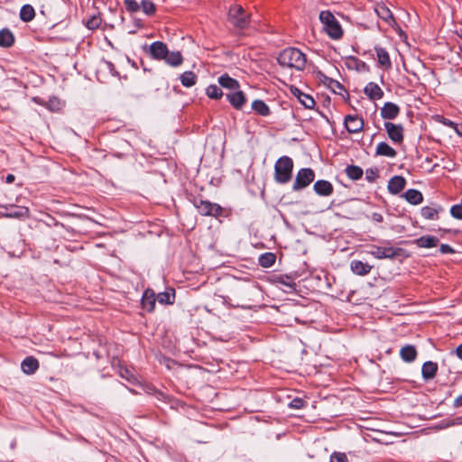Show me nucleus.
Listing matches in <instances>:
<instances>
[{
  "label": "nucleus",
  "instance_id": "1",
  "mask_svg": "<svg viewBox=\"0 0 462 462\" xmlns=\"http://www.w3.org/2000/svg\"><path fill=\"white\" fill-rule=\"evenodd\" d=\"M277 61L283 68L303 70L306 66V56L296 48H286L280 52Z\"/></svg>",
  "mask_w": 462,
  "mask_h": 462
},
{
  "label": "nucleus",
  "instance_id": "2",
  "mask_svg": "<svg viewBox=\"0 0 462 462\" xmlns=\"http://www.w3.org/2000/svg\"><path fill=\"white\" fill-rule=\"evenodd\" d=\"M319 20L323 24L324 32L333 40H339L343 36V29L339 22L330 11H321Z\"/></svg>",
  "mask_w": 462,
  "mask_h": 462
},
{
  "label": "nucleus",
  "instance_id": "3",
  "mask_svg": "<svg viewBox=\"0 0 462 462\" xmlns=\"http://www.w3.org/2000/svg\"><path fill=\"white\" fill-rule=\"evenodd\" d=\"M293 161L289 156L280 157L274 165V180L277 183L285 184L291 179Z\"/></svg>",
  "mask_w": 462,
  "mask_h": 462
},
{
  "label": "nucleus",
  "instance_id": "4",
  "mask_svg": "<svg viewBox=\"0 0 462 462\" xmlns=\"http://www.w3.org/2000/svg\"><path fill=\"white\" fill-rule=\"evenodd\" d=\"M228 18L231 23L238 29L248 27L250 23V16L245 14V9L241 5L230 6Z\"/></svg>",
  "mask_w": 462,
  "mask_h": 462
},
{
  "label": "nucleus",
  "instance_id": "5",
  "mask_svg": "<svg viewBox=\"0 0 462 462\" xmlns=\"http://www.w3.org/2000/svg\"><path fill=\"white\" fill-rule=\"evenodd\" d=\"M193 205L202 216L217 217L222 215L223 208L216 203L202 199H194Z\"/></svg>",
  "mask_w": 462,
  "mask_h": 462
},
{
  "label": "nucleus",
  "instance_id": "6",
  "mask_svg": "<svg viewBox=\"0 0 462 462\" xmlns=\"http://www.w3.org/2000/svg\"><path fill=\"white\" fill-rule=\"evenodd\" d=\"M402 251L403 250L399 247L371 245L368 253L377 259H393L400 256Z\"/></svg>",
  "mask_w": 462,
  "mask_h": 462
},
{
  "label": "nucleus",
  "instance_id": "7",
  "mask_svg": "<svg viewBox=\"0 0 462 462\" xmlns=\"http://www.w3.org/2000/svg\"><path fill=\"white\" fill-rule=\"evenodd\" d=\"M315 179V172L310 168L300 169L296 175L292 189L300 190L308 187Z\"/></svg>",
  "mask_w": 462,
  "mask_h": 462
},
{
  "label": "nucleus",
  "instance_id": "8",
  "mask_svg": "<svg viewBox=\"0 0 462 462\" xmlns=\"http://www.w3.org/2000/svg\"><path fill=\"white\" fill-rule=\"evenodd\" d=\"M384 128L387 132L388 137L396 143H401L403 141V127L402 125H395L391 122L384 123Z\"/></svg>",
  "mask_w": 462,
  "mask_h": 462
},
{
  "label": "nucleus",
  "instance_id": "9",
  "mask_svg": "<svg viewBox=\"0 0 462 462\" xmlns=\"http://www.w3.org/2000/svg\"><path fill=\"white\" fill-rule=\"evenodd\" d=\"M291 93L299 100V102L306 108H313L315 106V100L308 94L303 93L297 87H291Z\"/></svg>",
  "mask_w": 462,
  "mask_h": 462
},
{
  "label": "nucleus",
  "instance_id": "10",
  "mask_svg": "<svg viewBox=\"0 0 462 462\" xmlns=\"http://www.w3.org/2000/svg\"><path fill=\"white\" fill-rule=\"evenodd\" d=\"M168 51L167 45L162 42L157 41L150 45L149 52L155 60H164L167 57Z\"/></svg>",
  "mask_w": 462,
  "mask_h": 462
},
{
  "label": "nucleus",
  "instance_id": "11",
  "mask_svg": "<svg viewBox=\"0 0 462 462\" xmlns=\"http://www.w3.org/2000/svg\"><path fill=\"white\" fill-rule=\"evenodd\" d=\"M345 125L349 133H358L364 127V121L357 116L348 115L345 117Z\"/></svg>",
  "mask_w": 462,
  "mask_h": 462
},
{
  "label": "nucleus",
  "instance_id": "12",
  "mask_svg": "<svg viewBox=\"0 0 462 462\" xmlns=\"http://www.w3.org/2000/svg\"><path fill=\"white\" fill-rule=\"evenodd\" d=\"M156 297H155V292L151 290V289H147L143 294V297H142V300H141V303H142V306H143V309L149 311V312H152L153 311L154 308H155V302H156Z\"/></svg>",
  "mask_w": 462,
  "mask_h": 462
},
{
  "label": "nucleus",
  "instance_id": "13",
  "mask_svg": "<svg viewBox=\"0 0 462 462\" xmlns=\"http://www.w3.org/2000/svg\"><path fill=\"white\" fill-rule=\"evenodd\" d=\"M406 185V180L402 176H393L388 182V190L390 193L396 195L400 193Z\"/></svg>",
  "mask_w": 462,
  "mask_h": 462
},
{
  "label": "nucleus",
  "instance_id": "14",
  "mask_svg": "<svg viewBox=\"0 0 462 462\" xmlns=\"http://www.w3.org/2000/svg\"><path fill=\"white\" fill-rule=\"evenodd\" d=\"M400 113V107L392 102H386L383 106L381 108V116L383 119H394L398 116Z\"/></svg>",
  "mask_w": 462,
  "mask_h": 462
},
{
  "label": "nucleus",
  "instance_id": "15",
  "mask_svg": "<svg viewBox=\"0 0 462 462\" xmlns=\"http://www.w3.org/2000/svg\"><path fill=\"white\" fill-rule=\"evenodd\" d=\"M314 191L319 196H329L333 193V185L325 180H319L313 185Z\"/></svg>",
  "mask_w": 462,
  "mask_h": 462
},
{
  "label": "nucleus",
  "instance_id": "16",
  "mask_svg": "<svg viewBox=\"0 0 462 462\" xmlns=\"http://www.w3.org/2000/svg\"><path fill=\"white\" fill-rule=\"evenodd\" d=\"M364 92L371 100H379L383 97V89L374 82L368 83L365 87Z\"/></svg>",
  "mask_w": 462,
  "mask_h": 462
},
{
  "label": "nucleus",
  "instance_id": "17",
  "mask_svg": "<svg viewBox=\"0 0 462 462\" xmlns=\"http://www.w3.org/2000/svg\"><path fill=\"white\" fill-rule=\"evenodd\" d=\"M226 98L236 109H241L246 101L245 94L241 90L226 94Z\"/></svg>",
  "mask_w": 462,
  "mask_h": 462
},
{
  "label": "nucleus",
  "instance_id": "18",
  "mask_svg": "<svg viewBox=\"0 0 462 462\" xmlns=\"http://www.w3.org/2000/svg\"><path fill=\"white\" fill-rule=\"evenodd\" d=\"M345 64L349 69H355L356 71L368 70V66L366 63L354 56L346 58Z\"/></svg>",
  "mask_w": 462,
  "mask_h": 462
},
{
  "label": "nucleus",
  "instance_id": "19",
  "mask_svg": "<svg viewBox=\"0 0 462 462\" xmlns=\"http://www.w3.org/2000/svg\"><path fill=\"white\" fill-rule=\"evenodd\" d=\"M375 155L394 158L397 155V152L387 143L381 142L376 146Z\"/></svg>",
  "mask_w": 462,
  "mask_h": 462
},
{
  "label": "nucleus",
  "instance_id": "20",
  "mask_svg": "<svg viewBox=\"0 0 462 462\" xmlns=\"http://www.w3.org/2000/svg\"><path fill=\"white\" fill-rule=\"evenodd\" d=\"M438 365L434 362H425L421 368V374L424 380H431L436 376Z\"/></svg>",
  "mask_w": 462,
  "mask_h": 462
},
{
  "label": "nucleus",
  "instance_id": "21",
  "mask_svg": "<svg viewBox=\"0 0 462 462\" xmlns=\"http://www.w3.org/2000/svg\"><path fill=\"white\" fill-rule=\"evenodd\" d=\"M352 272L357 275H365L371 272L372 266L359 260H354L350 263Z\"/></svg>",
  "mask_w": 462,
  "mask_h": 462
},
{
  "label": "nucleus",
  "instance_id": "22",
  "mask_svg": "<svg viewBox=\"0 0 462 462\" xmlns=\"http://www.w3.org/2000/svg\"><path fill=\"white\" fill-rule=\"evenodd\" d=\"M21 367L23 373L32 374L39 368V362L33 356H28L22 362Z\"/></svg>",
  "mask_w": 462,
  "mask_h": 462
},
{
  "label": "nucleus",
  "instance_id": "23",
  "mask_svg": "<svg viewBox=\"0 0 462 462\" xmlns=\"http://www.w3.org/2000/svg\"><path fill=\"white\" fill-rule=\"evenodd\" d=\"M414 243L420 248H431L439 244V238L433 236H423L416 239Z\"/></svg>",
  "mask_w": 462,
  "mask_h": 462
},
{
  "label": "nucleus",
  "instance_id": "24",
  "mask_svg": "<svg viewBox=\"0 0 462 462\" xmlns=\"http://www.w3.org/2000/svg\"><path fill=\"white\" fill-rule=\"evenodd\" d=\"M374 51L376 52L378 63L386 69L391 68L392 62L388 51L378 46L374 48Z\"/></svg>",
  "mask_w": 462,
  "mask_h": 462
},
{
  "label": "nucleus",
  "instance_id": "25",
  "mask_svg": "<svg viewBox=\"0 0 462 462\" xmlns=\"http://www.w3.org/2000/svg\"><path fill=\"white\" fill-rule=\"evenodd\" d=\"M400 356L405 362H412L416 359L417 350L412 345H406L400 350Z\"/></svg>",
  "mask_w": 462,
  "mask_h": 462
},
{
  "label": "nucleus",
  "instance_id": "26",
  "mask_svg": "<svg viewBox=\"0 0 462 462\" xmlns=\"http://www.w3.org/2000/svg\"><path fill=\"white\" fill-rule=\"evenodd\" d=\"M375 13L382 20L386 22L388 24H392L393 23H394L392 11L384 5H378L375 7Z\"/></svg>",
  "mask_w": 462,
  "mask_h": 462
},
{
  "label": "nucleus",
  "instance_id": "27",
  "mask_svg": "<svg viewBox=\"0 0 462 462\" xmlns=\"http://www.w3.org/2000/svg\"><path fill=\"white\" fill-rule=\"evenodd\" d=\"M403 197L410 204H412V205H418V204L421 203L423 200V196H422L421 192L417 189H408L403 194Z\"/></svg>",
  "mask_w": 462,
  "mask_h": 462
},
{
  "label": "nucleus",
  "instance_id": "28",
  "mask_svg": "<svg viewBox=\"0 0 462 462\" xmlns=\"http://www.w3.org/2000/svg\"><path fill=\"white\" fill-rule=\"evenodd\" d=\"M218 83H219L220 87L227 88V89L236 90V89L239 88L238 81L231 77H229L227 74H224L221 77H219Z\"/></svg>",
  "mask_w": 462,
  "mask_h": 462
},
{
  "label": "nucleus",
  "instance_id": "29",
  "mask_svg": "<svg viewBox=\"0 0 462 462\" xmlns=\"http://www.w3.org/2000/svg\"><path fill=\"white\" fill-rule=\"evenodd\" d=\"M14 42V36L9 29L0 31V46L4 48L11 47Z\"/></svg>",
  "mask_w": 462,
  "mask_h": 462
},
{
  "label": "nucleus",
  "instance_id": "30",
  "mask_svg": "<svg viewBox=\"0 0 462 462\" xmlns=\"http://www.w3.org/2000/svg\"><path fill=\"white\" fill-rule=\"evenodd\" d=\"M9 217L26 218L29 217V209L24 207L12 206L6 214Z\"/></svg>",
  "mask_w": 462,
  "mask_h": 462
},
{
  "label": "nucleus",
  "instance_id": "31",
  "mask_svg": "<svg viewBox=\"0 0 462 462\" xmlns=\"http://www.w3.org/2000/svg\"><path fill=\"white\" fill-rule=\"evenodd\" d=\"M35 17L34 8L31 5H24L20 10V19L23 22L28 23Z\"/></svg>",
  "mask_w": 462,
  "mask_h": 462
},
{
  "label": "nucleus",
  "instance_id": "32",
  "mask_svg": "<svg viewBox=\"0 0 462 462\" xmlns=\"http://www.w3.org/2000/svg\"><path fill=\"white\" fill-rule=\"evenodd\" d=\"M180 79L184 87L190 88L196 84L198 77L192 71H185L180 75Z\"/></svg>",
  "mask_w": 462,
  "mask_h": 462
},
{
  "label": "nucleus",
  "instance_id": "33",
  "mask_svg": "<svg viewBox=\"0 0 462 462\" xmlns=\"http://www.w3.org/2000/svg\"><path fill=\"white\" fill-rule=\"evenodd\" d=\"M164 60L167 64L172 67H178L183 62V58L180 51H168L167 57Z\"/></svg>",
  "mask_w": 462,
  "mask_h": 462
},
{
  "label": "nucleus",
  "instance_id": "34",
  "mask_svg": "<svg viewBox=\"0 0 462 462\" xmlns=\"http://www.w3.org/2000/svg\"><path fill=\"white\" fill-rule=\"evenodd\" d=\"M174 299H175V292H174V290H172V289H171L170 291L160 292L156 297V300L161 304H173Z\"/></svg>",
  "mask_w": 462,
  "mask_h": 462
},
{
  "label": "nucleus",
  "instance_id": "35",
  "mask_svg": "<svg viewBox=\"0 0 462 462\" xmlns=\"http://www.w3.org/2000/svg\"><path fill=\"white\" fill-rule=\"evenodd\" d=\"M276 260V255L273 253H264L259 257V264L263 268L272 267Z\"/></svg>",
  "mask_w": 462,
  "mask_h": 462
},
{
  "label": "nucleus",
  "instance_id": "36",
  "mask_svg": "<svg viewBox=\"0 0 462 462\" xmlns=\"http://www.w3.org/2000/svg\"><path fill=\"white\" fill-rule=\"evenodd\" d=\"M252 108L260 116H266L270 114L268 106L260 99L254 100L252 104Z\"/></svg>",
  "mask_w": 462,
  "mask_h": 462
},
{
  "label": "nucleus",
  "instance_id": "37",
  "mask_svg": "<svg viewBox=\"0 0 462 462\" xmlns=\"http://www.w3.org/2000/svg\"><path fill=\"white\" fill-rule=\"evenodd\" d=\"M346 173L349 179L356 180L362 178L364 172L359 166L350 165L346 167Z\"/></svg>",
  "mask_w": 462,
  "mask_h": 462
},
{
  "label": "nucleus",
  "instance_id": "38",
  "mask_svg": "<svg viewBox=\"0 0 462 462\" xmlns=\"http://www.w3.org/2000/svg\"><path fill=\"white\" fill-rule=\"evenodd\" d=\"M206 94L213 99H219L223 96L220 87L217 85H209L206 89Z\"/></svg>",
  "mask_w": 462,
  "mask_h": 462
},
{
  "label": "nucleus",
  "instance_id": "39",
  "mask_svg": "<svg viewBox=\"0 0 462 462\" xmlns=\"http://www.w3.org/2000/svg\"><path fill=\"white\" fill-rule=\"evenodd\" d=\"M421 216L426 219H436L438 218L439 210L431 207H423L420 210Z\"/></svg>",
  "mask_w": 462,
  "mask_h": 462
},
{
  "label": "nucleus",
  "instance_id": "40",
  "mask_svg": "<svg viewBox=\"0 0 462 462\" xmlns=\"http://www.w3.org/2000/svg\"><path fill=\"white\" fill-rule=\"evenodd\" d=\"M328 87L335 93L340 96H343L346 91L344 86L339 83L337 80L329 79V83H328Z\"/></svg>",
  "mask_w": 462,
  "mask_h": 462
},
{
  "label": "nucleus",
  "instance_id": "41",
  "mask_svg": "<svg viewBox=\"0 0 462 462\" xmlns=\"http://www.w3.org/2000/svg\"><path fill=\"white\" fill-rule=\"evenodd\" d=\"M101 23H102V18L99 15L94 14L87 20V22L85 23V25L89 30H96L101 25Z\"/></svg>",
  "mask_w": 462,
  "mask_h": 462
},
{
  "label": "nucleus",
  "instance_id": "42",
  "mask_svg": "<svg viewBox=\"0 0 462 462\" xmlns=\"http://www.w3.org/2000/svg\"><path fill=\"white\" fill-rule=\"evenodd\" d=\"M141 7L147 15H152L156 11L155 5L149 0H143L141 2Z\"/></svg>",
  "mask_w": 462,
  "mask_h": 462
},
{
  "label": "nucleus",
  "instance_id": "43",
  "mask_svg": "<svg viewBox=\"0 0 462 462\" xmlns=\"http://www.w3.org/2000/svg\"><path fill=\"white\" fill-rule=\"evenodd\" d=\"M125 6L128 12H137L141 8V4H139L135 0H125L124 1Z\"/></svg>",
  "mask_w": 462,
  "mask_h": 462
},
{
  "label": "nucleus",
  "instance_id": "44",
  "mask_svg": "<svg viewBox=\"0 0 462 462\" xmlns=\"http://www.w3.org/2000/svg\"><path fill=\"white\" fill-rule=\"evenodd\" d=\"M330 462H349L346 455L343 452H333L330 455Z\"/></svg>",
  "mask_w": 462,
  "mask_h": 462
},
{
  "label": "nucleus",
  "instance_id": "45",
  "mask_svg": "<svg viewBox=\"0 0 462 462\" xmlns=\"http://www.w3.org/2000/svg\"><path fill=\"white\" fill-rule=\"evenodd\" d=\"M450 214L457 219H462V203L452 206L450 208Z\"/></svg>",
  "mask_w": 462,
  "mask_h": 462
},
{
  "label": "nucleus",
  "instance_id": "46",
  "mask_svg": "<svg viewBox=\"0 0 462 462\" xmlns=\"http://www.w3.org/2000/svg\"><path fill=\"white\" fill-rule=\"evenodd\" d=\"M278 282L290 289H294L295 287V283L290 276H281Z\"/></svg>",
  "mask_w": 462,
  "mask_h": 462
},
{
  "label": "nucleus",
  "instance_id": "47",
  "mask_svg": "<svg viewBox=\"0 0 462 462\" xmlns=\"http://www.w3.org/2000/svg\"><path fill=\"white\" fill-rule=\"evenodd\" d=\"M305 403L306 402L303 399L296 397L289 403V407L292 409H301L304 407Z\"/></svg>",
  "mask_w": 462,
  "mask_h": 462
},
{
  "label": "nucleus",
  "instance_id": "48",
  "mask_svg": "<svg viewBox=\"0 0 462 462\" xmlns=\"http://www.w3.org/2000/svg\"><path fill=\"white\" fill-rule=\"evenodd\" d=\"M378 177V171L376 169H367L365 171V179L368 182H374Z\"/></svg>",
  "mask_w": 462,
  "mask_h": 462
},
{
  "label": "nucleus",
  "instance_id": "49",
  "mask_svg": "<svg viewBox=\"0 0 462 462\" xmlns=\"http://www.w3.org/2000/svg\"><path fill=\"white\" fill-rule=\"evenodd\" d=\"M439 251L441 254H454L455 253V250L448 245H446V244H442L439 247Z\"/></svg>",
  "mask_w": 462,
  "mask_h": 462
},
{
  "label": "nucleus",
  "instance_id": "50",
  "mask_svg": "<svg viewBox=\"0 0 462 462\" xmlns=\"http://www.w3.org/2000/svg\"><path fill=\"white\" fill-rule=\"evenodd\" d=\"M442 123L443 125L448 126V127H451V128H457V123H454L452 122L451 120L448 119V118H443L442 119Z\"/></svg>",
  "mask_w": 462,
  "mask_h": 462
},
{
  "label": "nucleus",
  "instance_id": "51",
  "mask_svg": "<svg viewBox=\"0 0 462 462\" xmlns=\"http://www.w3.org/2000/svg\"><path fill=\"white\" fill-rule=\"evenodd\" d=\"M454 405L456 407H462V394H460L455 399Z\"/></svg>",
  "mask_w": 462,
  "mask_h": 462
},
{
  "label": "nucleus",
  "instance_id": "52",
  "mask_svg": "<svg viewBox=\"0 0 462 462\" xmlns=\"http://www.w3.org/2000/svg\"><path fill=\"white\" fill-rule=\"evenodd\" d=\"M456 355L457 356L462 360V344H460L457 348H456Z\"/></svg>",
  "mask_w": 462,
  "mask_h": 462
},
{
  "label": "nucleus",
  "instance_id": "53",
  "mask_svg": "<svg viewBox=\"0 0 462 462\" xmlns=\"http://www.w3.org/2000/svg\"><path fill=\"white\" fill-rule=\"evenodd\" d=\"M319 74H320V79H322L323 83L328 86V83H329V79H331L325 76L322 73H319Z\"/></svg>",
  "mask_w": 462,
  "mask_h": 462
},
{
  "label": "nucleus",
  "instance_id": "54",
  "mask_svg": "<svg viewBox=\"0 0 462 462\" xmlns=\"http://www.w3.org/2000/svg\"><path fill=\"white\" fill-rule=\"evenodd\" d=\"M373 218H374L375 221H377V222H381V221H383V217H382V215H380V214H376V213H374V216H373Z\"/></svg>",
  "mask_w": 462,
  "mask_h": 462
},
{
  "label": "nucleus",
  "instance_id": "55",
  "mask_svg": "<svg viewBox=\"0 0 462 462\" xmlns=\"http://www.w3.org/2000/svg\"><path fill=\"white\" fill-rule=\"evenodd\" d=\"M14 179H15V178H14V175H13V174H8V175L6 176V182H7V183H12V182L14 180Z\"/></svg>",
  "mask_w": 462,
  "mask_h": 462
},
{
  "label": "nucleus",
  "instance_id": "56",
  "mask_svg": "<svg viewBox=\"0 0 462 462\" xmlns=\"http://www.w3.org/2000/svg\"><path fill=\"white\" fill-rule=\"evenodd\" d=\"M453 129L456 131V133H457L458 135L462 136V132H461V130H460V129H462V125H461V126H459V125H457V128H453Z\"/></svg>",
  "mask_w": 462,
  "mask_h": 462
},
{
  "label": "nucleus",
  "instance_id": "57",
  "mask_svg": "<svg viewBox=\"0 0 462 462\" xmlns=\"http://www.w3.org/2000/svg\"><path fill=\"white\" fill-rule=\"evenodd\" d=\"M379 432H380V433H385V434L393 433L392 431H383V430H380Z\"/></svg>",
  "mask_w": 462,
  "mask_h": 462
},
{
  "label": "nucleus",
  "instance_id": "58",
  "mask_svg": "<svg viewBox=\"0 0 462 462\" xmlns=\"http://www.w3.org/2000/svg\"><path fill=\"white\" fill-rule=\"evenodd\" d=\"M460 38H462V32L458 34Z\"/></svg>",
  "mask_w": 462,
  "mask_h": 462
}]
</instances>
